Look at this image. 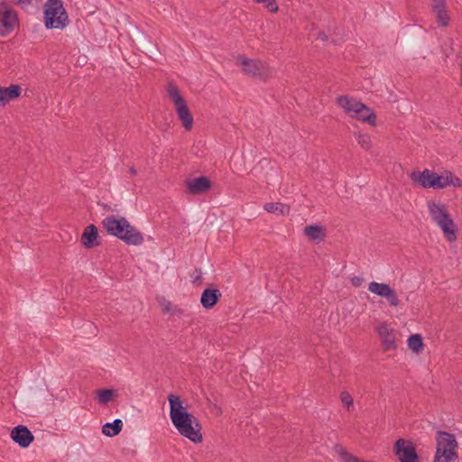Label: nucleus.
Segmentation results:
<instances>
[{
    "mask_svg": "<svg viewBox=\"0 0 462 462\" xmlns=\"http://www.w3.org/2000/svg\"><path fill=\"white\" fill-rule=\"evenodd\" d=\"M16 22V12L8 7L0 19V35L2 37L9 35L14 31Z\"/></svg>",
    "mask_w": 462,
    "mask_h": 462,
    "instance_id": "13",
    "label": "nucleus"
},
{
    "mask_svg": "<svg viewBox=\"0 0 462 462\" xmlns=\"http://www.w3.org/2000/svg\"><path fill=\"white\" fill-rule=\"evenodd\" d=\"M12 439L21 448H27L33 441L34 436L26 426L18 425L12 430Z\"/></svg>",
    "mask_w": 462,
    "mask_h": 462,
    "instance_id": "11",
    "label": "nucleus"
},
{
    "mask_svg": "<svg viewBox=\"0 0 462 462\" xmlns=\"http://www.w3.org/2000/svg\"><path fill=\"white\" fill-rule=\"evenodd\" d=\"M98 238V230L97 227L91 224L88 225L85 229L81 236V244L83 246L87 249L92 248L95 245H98L99 243L97 242Z\"/></svg>",
    "mask_w": 462,
    "mask_h": 462,
    "instance_id": "14",
    "label": "nucleus"
},
{
    "mask_svg": "<svg viewBox=\"0 0 462 462\" xmlns=\"http://www.w3.org/2000/svg\"><path fill=\"white\" fill-rule=\"evenodd\" d=\"M304 234L313 241L320 242L326 237L325 228L318 225H310L304 228Z\"/></svg>",
    "mask_w": 462,
    "mask_h": 462,
    "instance_id": "17",
    "label": "nucleus"
},
{
    "mask_svg": "<svg viewBox=\"0 0 462 462\" xmlns=\"http://www.w3.org/2000/svg\"><path fill=\"white\" fill-rule=\"evenodd\" d=\"M428 208L430 217L438 226L440 227L445 238L448 242H454L457 239V230L446 206L442 203L430 200L428 201Z\"/></svg>",
    "mask_w": 462,
    "mask_h": 462,
    "instance_id": "5",
    "label": "nucleus"
},
{
    "mask_svg": "<svg viewBox=\"0 0 462 462\" xmlns=\"http://www.w3.org/2000/svg\"><path fill=\"white\" fill-rule=\"evenodd\" d=\"M319 38L323 42H326L328 40V36L324 32H320L319 34Z\"/></svg>",
    "mask_w": 462,
    "mask_h": 462,
    "instance_id": "37",
    "label": "nucleus"
},
{
    "mask_svg": "<svg viewBox=\"0 0 462 462\" xmlns=\"http://www.w3.org/2000/svg\"><path fill=\"white\" fill-rule=\"evenodd\" d=\"M8 8L7 5L5 3H0V19L3 17L5 12Z\"/></svg>",
    "mask_w": 462,
    "mask_h": 462,
    "instance_id": "36",
    "label": "nucleus"
},
{
    "mask_svg": "<svg viewBox=\"0 0 462 462\" xmlns=\"http://www.w3.org/2000/svg\"><path fill=\"white\" fill-rule=\"evenodd\" d=\"M371 291L379 296L386 298L392 306H397L399 303L397 295L395 294V291Z\"/></svg>",
    "mask_w": 462,
    "mask_h": 462,
    "instance_id": "24",
    "label": "nucleus"
},
{
    "mask_svg": "<svg viewBox=\"0 0 462 462\" xmlns=\"http://www.w3.org/2000/svg\"><path fill=\"white\" fill-rule=\"evenodd\" d=\"M365 282V280L361 276H354L351 279V284L353 287L358 288L361 287Z\"/></svg>",
    "mask_w": 462,
    "mask_h": 462,
    "instance_id": "33",
    "label": "nucleus"
},
{
    "mask_svg": "<svg viewBox=\"0 0 462 462\" xmlns=\"http://www.w3.org/2000/svg\"><path fill=\"white\" fill-rule=\"evenodd\" d=\"M393 452L401 462H419L420 460L414 444L404 439L395 441Z\"/></svg>",
    "mask_w": 462,
    "mask_h": 462,
    "instance_id": "9",
    "label": "nucleus"
},
{
    "mask_svg": "<svg viewBox=\"0 0 462 462\" xmlns=\"http://www.w3.org/2000/svg\"><path fill=\"white\" fill-rule=\"evenodd\" d=\"M170 403V418L178 432L195 444L203 440L201 424L199 420L186 407L179 395L171 393L168 395Z\"/></svg>",
    "mask_w": 462,
    "mask_h": 462,
    "instance_id": "1",
    "label": "nucleus"
},
{
    "mask_svg": "<svg viewBox=\"0 0 462 462\" xmlns=\"http://www.w3.org/2000/svg\"><path fill=\"white\" fill-rule=\"evenodd\" d=\"M437 14V19L439 23H441L443 26H448L449 22V16L447 13V10L444 9L442 11H439Z\"/></svg>",
    "mask_w": 462,
    "mask_h": 462,
    "instance_id": "29",
    "label": "nucleus"
},
{
    "mask_svg": "<svg viewBox=\"0 0 462 462\" xmlns=\"http://www.w3.org/2000/svg\"><path fill=\"white\" fill-rule=\"evenodd\" d=\"M167 92L171 99L173 101L175 106L186 102L181 97L180 90L176 86L170 84L167 88Z\"/></svg>",
    "mask_w": 462,
    "mask_h": 462,
    "instance_id": "23",
    "label": "nucleus"
},
{
    "mask_svg": "<svg viewBox=\"0 0 462 462\" xmlns=\"http://www.w3.org/2000/svg\"><path fill=\"white\" fill-rule=\"evenodd\" d=\"M408 347L415 354H419L422 351L424 344L423 338L420 334H412L408 337L407 340Z\"/></svg>",
    "mask_w": 462,
    "mask_h": 462,
    "instance_id": "20",
    "label": "nucleus"
},
{
    "mask_svg": "<svg viewBox=\"0 0 462 462\" xmlns=\"http://www.w3.org/2000/svg\"><path fill=\"white\" fill-rule=\"evenodd\" d=\"M257 3H263L264 6L271 12L275 13L278 11V5L275 0H254Z\"/></svg>",
    "mask_w": 462,
    "mask_h": 462,
    "instance_id": "28",
    "label": "nucleus"
},
{
    "mask_svg": "<svg viewBox=\"0 0 462 462\" xmlns=\"http://www.w3.org/2000/svg\"><path fill=\"white\" fill-rule=\"evenodd\" d=\"M410 178L413 183L424 189H441L448 186L454 188L462 187V180L449 171H444L441 174L425 169L422 171H412Z\"/></svg>",
    "mask_w": 462,
    "mask_h": 462,
    "instance_id": "2",
    "label": "nucleus"
},
{
    "mask_svg": "<svg viewBox=\"0 0 462 462\" xmlns=\"http://www.w3.org/2000/svg\"><path fill=\"white\" fill-rule=\"evenodd\" d=\"M458 443L453 433L438 430L433 462H454L458 458Z\"/></svg>",
    "mask_w": 462,
    "mask_h": 462,
    "instance_id": "4",
    "label": "nucleus"
},
{
    "mask_svg": "<svg viewBox=\"0 0 462 462\" xmlns=\"http://www.w3.org/2000/svg\"><path fill=\"white\" fill-rule=\"evenodd\" d=\"M15 5H30L32 2H38L39 0H12Z\"/></svg>",
    "mask_w": 462,
    "mask_h": 462,
    "instance_id": "35",
    "label": "nucleus"
},
{
    "mask_svg": "<svg viewBox=\"0 0 462 462\" xmlns=\"http://www.w3.org/2000/svg\"><path fill=\"white\" fill-rule=\"evenodd\" d=\"M376 331L382 340L383 351L386 352L397 348L396 330L389 328L388 325L385 322H383L377 327Z\"/></svg>",
    "mask_w": 462,
    "mask_h": 462,
    "instance_id": "10",
    "label": "nucleus"
},
{
    "mask_svg": "<svg viewBox=\"0 0 462 462\" xmlns=\"http://www.w3.org/2000/svg\"><path fill=\"white\" fill-rule=\"evenodd\" d=\"M358 144L365 150H369L372 146L371 137L367 134H359L357 135Z\"/></svg>",
    "mask_w": 462,
    "mask_h": 462,
    "instance_id": "25",
    "label": "nucleus"
},
{
    "mask_svg": "<svg viewBox=\"0 0 462 462\" xmlns=\"http://www.w3.org/2000/svg\"><path fill=\"white\" fill-rule=\"evenodd\" d=\"M185 185L189 192L193 195L204 194L212 186L211 181L206 176L187 180Z\"/></svg>",
    "mask_w": 462,
    "mask_h": 462,
    "instance_id": "12",
    "label": "nucleus"
},
{
    "mask_svg": "<svg viewBox=\"0 0 462 462\" xmlns=\"http://www.w3.org/2000/svg\"><path fill=\"white\" fill-rule=\"evenodd\" d=\"M368 289H391V287L387 283H379L376 282H372L369 283Z\"/></svg>",
    "mask_w": 462,
    "mask_h": 462,
    "instance_id": "32",
    "label": "nucleus"
},
{
    "mask_svg": "<svg viewBox=\"0 0 462 462\" xmlns=\"http://www.w3.org/2000/svg\"><path fill=\"white\" fill-rule=\"evenodd\" d=\"M337 104L350 117L375 125V113L361 101L348 96H340L337 98Z\"/></svg>",
    "mask_w": 462,
    "mask_h": 462,
    "instance_id": "6",
    "label": "nucleus"
},
{
    "mask_svg": "<svg viewBox=\"0 0 462 462\" xmlns=\"http://www.w3.org/2000/svg\"><path fill=\"white\" fill-rule=\"evenodd\" d=\"M44 23L48 29H62L68 23V15L61 0H48L44 5Z\"/></svg>",
    "mask_w": 462,
    "mask_h": 462,
    "instance_id": "7",
    "label": "nucleus"
},
{
    "mask_svg": "<svg viewBox=\"0 0 462 462\" xmlns=\"http://www.w3.org/2000/svg\"><path fill=\"white\" fill-rule=\"evenodd\" d=\"M205 289L209 290V289H213V288L210 285H208Z\"/></svg>",
    "mask_w": 462,
    "mask_h": 462,
    "instance_id": "40",
    "label": "nucleus"
},
{
    "mask_svg": "<svg viewBox=\"0 0 462 462\" xmlns=\"http://www.w3.org/2000/svg\"><path fill=\"white\" fill-rule=\"evenodd\" d=\"M157 300L159 305L162 307L163 314L170 313L172 310V304L170 300H166L164 297H158Z\"/></svg>",
    "mask_w": 462,
    "mask_h": 462,
    "instance_id": "27",
    "label": "nucleus"
},
{
    "mask_svg": "<svg viewBox=\"0 0 462 462\" xmlns=\"http://www.w3.org/2000/svg\"><path fill=\"white\" fill-rule=\"evenodd\" d=\"M236 62L241 67L242 72L251 78L265 81L272 74L270 67L260 60L249 59L244 55H238Z\"/></svg>",
    "mask_w": 462,
    "mask_h": 462,
    "instance_id": "8",
    "label": "nucleus"
},
{
    "mask_svg": "<svg viewBox=\"0 0 462 462\" xmlns=\"http://www.w3.org/2000/svg\"><path fill=\"white\" fill-rule=\"evenodd\" d=\"M123 427V421L120 419L115 420L113 422H107L102 427V433L107 437H114L120 433Z\"/></svg>",
    "mask_w": 462,
    "mask_h": 462,
    "instance_id": "18",
    "label": "nucleus"
},
{
    "mask_svg": "<svg viewBox=\"0 0 462 462\" xmlns=\"http://www.w3.org/2000/svg\"><path fill=\"white\" fill-rule=\"evenodd\" d=\"M191 283L194 287H200L203 285L202 283V272L200 269H195L194 273L191 274Z\"/></svg>",
    "mask_w": 462,
    "mask_h": 462,
    "instance_id": "26",
    "label": "nucleus"
},
{
    "mask_svg": "<svg viewBox=\"0 0 462 462\" xmlns=\"http://www.w3.org/2000/svg\"><path fill=\"white\" fill-rule=\"evenodd\" d=\"M21 90L22 88L19 85H11L7 88L2 87L5 105L7 104L10 100L18 97L21 95Z\"/></svg>",
    "mask_w": 462,
    "mask_h": 462,
    "instance_id": "21",
    "label": "nucleus"
},
{
    "mask_svg": "<svg viewBox=\"0 0 462 462\" xmlns=\"http://www.w3.org/2000/svg\"><path fill=\"white\" fill-rule=\"evenodd\" d=\"M221 296L220 291H203L200 303L207 310L212 309L219 301Z\"/></svg>",
    "mask_w": 462,
    "mask_h": 462,
    "instance_id": "16",
    "label": "nucleus"
},
{
    "mask_svg": "<svg viewBox=\"0 0 462 462\" xmlns=\"http://www.w3.org/2000/svg\"><path fill=\"white\" fill-rule=\"evenodd\" d=\"M98 402L102 404H106L112 401L116 395V391L113 389H99L96 392Z\"/></svg>",
    "mask_w": 462,
    "mask_h": 462,
    "instance_id": "22",
    "label": "nucleus"
},
{
    "mask_svg": "<svg viewBox=\"0 0 462 462\" xmlns=\"http://www.w3.org/2000/svg\"><path fill=\"white\" fill-rule=\"evenodd\" d=\"M183 310H181L178 306H173L171 311L169 314L172 316L181 317L183 315Z\"/></svg>",
    "mask_w": 462,
    "mask_h": 462,
    "instance_id": "34",
    "label": "nucleus"
},
{
    "mask_svg": "<svg viewBox=\"0 0 462 462\" xmlns=\"http://www.w3.org/2000/svg\"><path fill=\"white\" fill-rule=\"evenodd\" d=\"M340 399L342 403L346 406L347 410H349L350 406H353V398L347 392H342L340 393Z\"/></svg>",
    "mask_w": 462,
    "mask_h": 462,
    "instance_id": "30",
    "label": "nucleus"
},
{
    "mask_svg": "<svg viewBox=\"0 0 462 462\" xmlns=\"http://www.w3.org/2000/svg\"><path fill=\"white\" fill-rule=\"evenodd\" d=\"M102 226L106 232L129 245H140L143 243V236L125 217L117 218L108 216L102 220Z\"/></svg>",
    "mask_w": 462,
    "mask_h": 462,
    "instance_id": "3",
    "label": "nucleus"
},
{
    "mask_svg": "<svg viewBox=\"0 0 462 462\" xmlns=\"http://www.w3.org/2000/svg\"><path fill=\"white\" fill-rule=\"evenodd\" d=\"M0 106H5L4 96L2 92V87H0Z\"/></svg>",
    "mask_w": 462,
    "mask_h": 462,
    "instance_id": "38",
    "label": "nucleus"
},
{
    "mask_svg": "<svg viewBox=\"0 0 462 462\" xmlns=\"http://www.w3.org/2000/svg\"><path fill=\"white\" fill-rule=\"evenodd\" d=\"M175 110L178 116V118L181 122L183 127L189 131L193 126V116L191 115L189 108L186 102L181 105H178L175 106Z\"/></svg>",
    "mask_w": 462,
    "mask_h": 462,
    "instance_id": "15",
    "label": "nucleus"
},
{
    "mask_svg": "<svg viewBox=\"0 0 462 462\" xmlns=\"http://www.w3.org/2000/svg\"><path fill=\"white\" fill-rule=\"evenodd\" d=\"M446 9V3L444 0H433V11L438 13Z\"/></svg>",
    "mask_w": 462,
    "mask_h": 462,
    "instance_id": "31",
    "label": "nucleus"
},
{
    "mask_svg": "<svg viewBox=\"0 0 462 462\" xmlns=\"http://www.w3.org/2000/svg\"><path fill=\"white\" fill-rule=\"evenodd\" d=\"M264 209L269 213L288 215L290 212V207L281 202H268L263 206Z\"/></svg>",
    "mask_w": 462,
    "mask_h": 462,
    "instance_id": "19",
    "label": "nucleus"
},
{
    "mask_svg": "<svg viewBox=\"0 0 462 462\" xmlns=\"http://www.w3.org/2000/svg\"><path fill=\"white\" fill-rule=\"evenodd\" d=\"M129 171H130L131 175H135L137 172L134 167L130 168Z\"/></svg>",
    "mask_w": 462,
    "mask_h": 462,
    "instance_id": "39",
    "label": "nucleus"
}]
</instances>
